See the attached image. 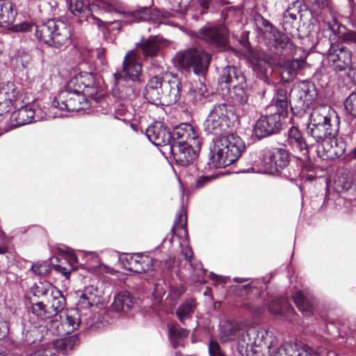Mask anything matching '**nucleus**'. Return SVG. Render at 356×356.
Wrapping results in <instances>:
<instances>
[{"label": "nucleus", "mask_w": 356, "mask_h": 356, "mask_svg": "<svg viewBox=\"0 0 356 356\" xmlns=\"http://www.w3.org/2000/svg\"><path fill=\"white\" fill-rule=\"evenodd\" d=\"M219 338L222 343L236 339L237 348L242 355L248 356L252 353L255 356H313L308 346L286 343L277 348L275 338L266 330L256 326L247 327L242 323H225Z\"/></svg>", "instance_id": "1"}, {"label": "nucleus", "mask_w": 356, "mask_h": 356, "mask_svg": "<svg viewBox=\"0 0 356 356\" xmlns=\"http://www.w3.org/2000/svg\"><path fill=\"white\" fill-rule=\"evenodd\" d=\"M244 149L245 143L238 136L232 134L216 138L210 147V165L216 168H225L236 161Z\"/></svg>", "instance_id": "2"}, {"label": "nucleus", "mask_w": 356, "mask_h": 356, "mask_svg": "<svg viewBox=\"0 0 356 356\" xmlns=\"http://www.w3.org/2000/svg\"><path fill=\"white\" fill-rule=\"evenodd\" d=\"M339 124V118L332 108L328 106H318L309 114L307 134L316 142H320L329 136H335Z\"/></svg>", "instance_id": "3"}, {"label": "nucleus", "mask_w": 356, "mask_h": 356, "mask_svg": "<svg viewBox=\"0 0 356 356\" xmlns=\"http://www.w3.org/2000/svg\"><path fill=\"white\" fill-rule=\"evenodd\" d=\"M72 26L59 19H49L35 29V38L50 47L62 48L72 42Z\"/></svg>", "instance_id": "4"}, {"label": "nucleus", "mask_w": 356, "mask_h": 356, "mask_svg": "<svg viewBox=\"0 0 356 356\" xmlns=\"http://www.w3.org/2000/svg\"><path fill=\"white\" fill-rule=\"evenodd\" d=\"M179 83L177 81H164L159 76L149 80L145 87V98L151 104H172L179 99Z\"/></svg>", "instance_id": "5"}, {"label": "nucleus", "mask_w": 356, "mask_h": 356, "mask_svg": "<svg viewBox=\"0 0 356 356\" xmlns=\"http://www.w3.org/2000/svg\"><path fill=\"white\" fill-rule=\"evenodd\" d=\"M175 60L181 67H192L195 74L203 76L207 72L211 56L200 48L193 47L178 52Z\"/></svg>", "instance_id": "6"}, {"label": "nucleus", "mask_w": 356, "mask_h": 356, "mask_svg": "<svg viewBox=\"0 0 356 356\" xmlns=\"http://www.w3.org/2000/svg\"><path fill=\"white\" fill-rule=\"evenodd\" d=\"M86 97H88L87 95L82 93L81 91L70 89L67 83L65 88L54 99L52 106L60 111L78 112L90 107V103Z\"/></svg>", "instance_id": "7"}, {"label": "nucleus", "mask_w": 356, "mask_h": 356, "mask_svg": "<svg viewBox=\"0 0 356 356\" xmlns=\"http://www.w3.org/2000/svg\"><path fill=\"white\" fill-rule=\"evenodd\" d=\"M65 306V298L58 289H56L47 298V304L42 301L31 302L30 312L40 320L56 316Z\"/></svg>", "instance_id": "8"}, {"label": "nucleus", "mask_w": 356, "mask_h": 356, "mask_svg": "<svg viewBox=\"0 0 356 356\" xmlns=\"http://www.w3.org/2000/svg\"><path fill=\"white\" fill-rule=\"evenodd\" d=\"M227 106L225 104H216L204 122L207 132L220 136L229 127Z\"/></svg>", "instance_id": "9"}, {"label": "nucleus", "mask_w": 356, "mask_h": 356, "mask_svg": "<svg viewBox=\"0 0 356 356\" xmlns=\"http://www.w3.org/2000/svg\"><path fill=\"white\" fill-rule=\"evenodd\" d=\"M196 37L220 50L229 49V32L224 25L202 27Z\"/></svg>", "instance_id": "10"}, {"label": "nucleus", "mask_w": 356, "mask_h": 356, "mask_svg": "<svg viewBox=\"0 0 356 356\" xmlns=\"http://www.w3.org/2000/svg\"><path fill=\"white\" fill-rule=\"evenodd\" d=\"M81 323V314L77 308L67 309L65 317L60 323L57 320L51 321L48 325V330L53 334L64 336L76 330Z\"/></svg>", "instance_id": "11"}, {"label": "nucleus", "mask_w": 356, "mask_h": 356, "mask_svg": "<svg viewBox=\"0 0 356 356\" xmlns=\"http://www.w3.org/2000/svg\"><path fill=\"white\" fill-rule=\"evenodd\" d=\"M261 161L264 172L275 174L288 165L289 156L284 149H273L266 152Z\"/></svg>", "instance_id": "12"}, {"label": "nucleus", "mask_w": 356, "mask_h": 356, "mask_svg": "<svg viewBox=\"0 0 356 356\" xmlns=\"http://www.w3.org/2000/svg\"><path fill=\"white\" fill-rule=\"evenodd\" d=\"M69 88L81 91L82 93L87 95L88 97L100 101L102 95H97V88L94 76L89 72H83L72 76L69 81Z\"/></svg>", "instance_id": "13"}, {"label": "nucleus", "mask_w": 356, "mask_h": 356, "mask_svg": "<svg viewBox=\"0 0 356 356\" xmlns=\"http://www.w3.org/2000/svg\"><path fill=\"white\" fill-rule=\"evenodd\" d=\"M257 22L259 28L264 35V38L273 47L282 51L291 46L290 38L275 28L268 21L259 17Z\"/></svg>", "instance_id": "14"}, {"label": "nucleus", "mask_w": 356, "mask_h": 356, "mask_svg": "<svg viewBox=\"0 0 356 356\" xmlns=\"http://www.w3.org/2000/svg\"><path fill=\"white\" fill-rule=\"evenodd\" d=\"M352 51L342 44L332 43L328 51V61L335 70L342 71L352 63Z\"/></svg>", "instance_id": "15"}, {"label": "nucleus", "mask_w": 356, "mask_h": 356, "mask_svg": "<svg viewBox=\"0 0 356 356\" xmlns=\"http://www.w3.org/2000/svg\"><path fill=\"white\" fill-rule=\"evenodd\" d=\"M281 113L261 117L254 126V133L259 138H264L279 131L282 126Z\"/></svg>", "instance_id": "16"}, {"label": "nucleus", "mask_w": 356, "mask_h": 356, "mask_svg": "<svg viewBox=\"0 0 356 356\" xmlns=\"http://www.w3.org/2000/svg\"><path fill=\"white\" fill-rule=\"evenodd\" d=\"M315 86L310 82L302 81L294 85L291 97L300 107H308L316 99Z\"/></svg>", "instance_id": "17"}, {"label": "nucleus", "mask_w": 356, "mask_h": 356, "mask_svg": "<svg viewBox=\"0 0 356 356\" xmlns=\"http://www.w3.org/2000/svg\"><path fill=\"white\" fill-rule=\"evenodd\" d=\"M141 70L142 67L136 60L135 51H129L124 58L122 70L115 74V79L120 81L121 79H128L133 81H136L141 73Z\"/></svg>", "instance_id": "18"}, {"label": "nucleus", "mask_w": 356, "mask_h": 356, "mask_svg": "<svg viewBox=\"0 0 356 356\" xmlns=\"http://www.w3.org/2000/svg\"><path fill=\"white\" fill-rule=\"evenodd\" d=\"M200 139L193 126L188 123H183L176 127L171 134V144L181 145L191 143L197 147Z\"/></svg>", "instance_id": "19"}, {"label": "nucleus", "mask_w": 356, "mask_h": 356, "mask_svg": "<svg viewBox=\"0 0 356 356\" xmlns=\"http://www.w3.org/2000/svg\"><path fill=\"white\" fill-rule=\"evenodd\" d=\"M156 264L152 257L141 254L128 255L124 262L125 269L137 273L153 270Z\"/></svg>", "instance_id": "20"}, {"label": "nucleus", "mask_w": 356, "mask_h": 356, "mask_svg": "<svg viewBox=\"0 0 356 356\" xmlns=\"http://www.w3.org/2000/svg\"><path fill=\"white\" fill-rule=\"evenodd\" d=\"M200 146V142H198L197 147L192 145L191 143L171 144L170 149L176 162L181 165H186L195 159Z\"/></svg>", "instance_id": "21"}, {"label": "nucleus", "mask_w": 356, "mask_h": 356, "mask_svg": "<svg viewBox=\"0 0 356 356\" xmlns=\"http://www.w3.org/2000/svg\"><path fill=\"white\" fill-rule=\"evenodd\" d=\"M146 136L156 146H165L171 143V133L160 122L149 126Z\"/></svg>", "instance_id": "22"}, {"label": "nucleus", "mask_w": 356, "mask_h": 356, "mask_svg": "<svg viewBox=\"0 0 356 356\" xmlns=\"http://www.w3.org/2000/svg\"><path fill=\"white\" fill-rule=\"evenodd\" d=\"M18 94L17 87L12 82H8L0 88V116L10 111Z\"/></svg>", "instance_id": "23"}, {"label": "nucleus", "mask_w": 356, "mask_h": 356, "mask_svg": "<svg viewBox=\"0 0 356 356\" xmlns=\"http://www.w3.org/2000/svg\"><path fill=\"white\" fill-rule=\"evenodd\" d=\"M305 65L306 62L304 59H294L284 63L280 69L282 80L286 81L293 80L299 70L303 69Z\"/></svg>", "instance_id": "24"}, {"label": "nucleus", "mask_w": 356, "mask_h": 356, "mask_svg": "<svg viewBox=\"0 0 356 356\" xmlns=\"http://www.w3.org/2000/svg\"><path fill=\"white\" fill-rule=\"evenodd\" d=\"M35 110L30 104L22 106L18 110L14 111L10 116L11 122H15L16 126H22L31 123L34 120Z\"/></svg>", "instance_id": "25"}, {"label": "nucleus", "mask_w": 356, "mask_h": 356, "mask_svg": "<svg viewBox=\"0 0 356 356\" xmlns=\"http://www.w3.org/2000/svg\"><path fill=\"white\" fill-rule=\"evenodd\" d=\"M163 44L156 36H151L138 45L145 57L156 56L159 54Z\"/></svg>", "instance_id": "26"}, {"label": "nucleus", "mask_w": 356, "mask_h": 356, "mask_svg": "<svg viewBox=\"0 0 356 356\" xmlns=\"http://www.w3.org/2000/svg\"><path fill=\"white\" fill-rule=\"evenodd\" d=\"M288 143L297 152L307 154V144L298 128L293 127L288 131Z\"/></svg>", "instance_id": "27"}, {"label": "nucleus", "mask_w": 356, "mask_h": 356, "mask_svg": "<svg viewBox=\"0 0 356 356\" xmlns=\"http://www.w3.org/2000/svg\"><path fill=\"white\" fill-rule=\"evenodd\" d=\"M120 14L122 17V21L124 24L149 20L152 19L150 16V9L147 7L142 8L129 13H120Z\"/></svg>", "instance_id": "28"}, {"label": "nucleus", "mask_w": 356, "mask_h": 356, "mask_svg": "<svg viewBox=\"0 0 356 356\" xmlns=\"http://www.w3.org/2000/svg\"><path fill=\"white\" fill-rule=\"evenodd\" d=\"M44 329L39 323H31L29 321H24L23 334H24L25 340L28 343H34L36 341H39L42 339V336L40 334V331Z\"/></svg>", "instance_id": "29"}, {"label": "nucleus", "mask_w": 356, "mask_h": 356, "mask_svg": "<svg viewBox=\"0 0 356 356\" xmlns=\"http://www.w3.org/2000/svg\"><path fill=\"white\" fill-rule=\"evenodd\" d=\"M134 305V302L129 292L123 291L115 296L112 307L116 311L127 312Z\"/></svg>", "instance_id": "30"}, {"label": "nucleus", "mask_w": 356, "mask_h": 356, "mask_svg": "<svg viewBox=\"0 0 356 356\" xmlns=\"http://www.w3.org/2000/svg\"><path fill=\"white\" fill-rule=\"evenodd\" d=\"M220 80L226 83L234 84L242 83L245 80L242 73L234 67L227 66L222 70Z\"/></svg>", "instance_id": "31"}, {"label": "nucleus", "mask_w": 356, "mask_h": 356, "mask_svg": "<svg viewBox=\"0 0 356 356\" xmlns=\"http://www.w3.org/2000/svg\"><path fill=\"white\" fill-rule=\"evenodd\" d=\"M15 5L10 2L0 3V26L11 24L15 18Z\"/></svg>", "instance_id": "32"}, {"label": "nucleus", "mask_w": 356, "mask_h": 356, "mask_svg": "<svg viewBox=\"0 0 356 356\" xmlns=\"http://www.w3.org/2000/svg\"><path fill=\"white\" fill-rule=\"evenodd\" d=\"M273 105L277 108L275 113H281V116L286 113L288 108L287 91L284 88H280L273 99Z\"/></svg>", "instance_id": "33"}, {"label": "nucleus", "mask_w": 356, "mask_h": 356, "mask_svg": "<svg viewBox=\"0 0 356 356\" xmlns=\"http://www.w3.org/2000/svg\"><path fill=\"white\" fill-rule=\"evenodd\" d=\"M321 145L318 147L317 152L323 159H332L333 143H336L335 136H329L321 140Z\"/></svg>", "instance_id": "34"}, {"label": "nucleus", "mask_w": 356, "mask_h": 356, "mask_svg": "<svg viewBox=\"0 0 356 356\" xmlns=\"http://www.w3.org/2000/svg\"><path fill=\"white\" fill-rule=\"evenodd\" d=\"M195 307V303L192 299L188 300L181 305L176 311L179 321L184 323V321L189 318L194 312Z\"/></svg>", "instance_id": "35"}, {"label": "nucleus", "mask_w": 356, "mask_h": 356, "mask_svg": "<svg viewBox=\"0 0 356 356\" xmlns=\"http://www.w3.org/2000/svg\"><path fill=\"white\" fill-rule=\"evenodd\" d=\"M79 338L76 335H72L66 338L57 339L54 343L56 348L63 354H65L68 350H72L79 343Z\"/></svg>", "instance_id": "36"}, {"label": "nucleus", "mask_w": 356, "mask_h": 356, "mask_svg": "<svg viewBox=\"0 0 356 356\" xmlns=\"http://www.w3.org/2000/svg\"><path fill=\"white\" fill-rule=\"evenodd\" d=\"M56 289V286L48 282H40L35 284L32 292L34 296L47 299Z\"/></svg>", "instance_id": "37"}, {"label": "nucleus", "mask_w": 356, "mask_h": 356, "mask_svg": "<svg viewBox=\"0 0 356 356\" xmlns=\"http://www.w3.org/2000/svg\"><path fill=\"white\" fill-rule=\"evenodd\" d=\"M293 301L304 315H309L312 312L313 304L304 296L301 291L296 293L293 296Z\"/></svg>", "instance_id": "38"}, {"label": "nucleus", "mask_w": 356, "mask_h": 356, "mask_svg": "<svg viewBox=\"0 0 356 356\" xmlns=\"http://www.w3.org/2000/svg\"><path fill=\"white\" fill-rule=\"evenodd\" d=\"M208 95L209 92L207 86L202 82L197 83L195 86L189 91V96L191 97L195 102H204Z\"/></svg>", "instance_id": "39"}, {"label": "nucleus", "mask_w": 356, "mask_h": 356, "mask_svg": "<svg viewBox=\"0 0 356 356\" xmlns=\"http://www.w3.org/2000/svg\"><path fill=\"white\" fill-rule=\"evenodd\" d=\"M188 334V330L177 325H173L169 328L170 339L174 348L179 346L180 339L186 337Z\"/></svg>", "instance_id": "40"}, {"label": "nucleus", "mask_w": 356, "mask_h": 356, "mask_svg": "<svg viewBox=\"0 0 356 356\" xmlns=\"http://www.w3.org/2000/svg\"><path fill=\"white\" fill-rule=\"evenodd\" d=\"M244 81L242 83H238V85L234 84L233 87V100L238 104H245L248 99V95L246 90L243 85Z\"/></svg>", "instance_id": "41"}, {"label": "nucleus", "mask_w": 356, "mask_h": 356, "mask_svg": "<svg viewBox=\"0 0 356 356\" xmlns=\"http://www.w3.org/2000/svg\"><path fill=\"white\" fill-rule=\"evenodd\" d=\"M31 270L35 275L45 276L49 273L51 267L47 261H39L33 264Z\"/></svg>", "instance_id": "42"}, {"label": "nucleus", "mask_w": 356, "mask_h": 356, "mask_svg": "<svg viewBox=\"0 0 356 356\" xmlns=\"http://www.w3.org/2000/svg\"><path fill=\"white\" fill-rule=\"evenodd\" d=\"M299 2L296 1L292 3V6H289L284 14V23L286 24L290 21L297 19V14L299 13Z\"/></svg>", "instance_id": "43"}, {"label": "nucleus", "mask_w": 356, "mask_h": 356, "mask_svg": "<svg viewBox=\"0 0 356 356\" xmlns=\"http://www.w3.org/2000/svg\"><path fill=\"white\" fill-rule=\"evenodd\" d=\"M344 106L346 111L356 118V92L349 95L345 100Z\"/></svg>", "instance_id": "44"}, {"label": "nucleus", "mask_w": 356, "mask_h": 356, "mask_svg": "<svg viewBox=\"0 0 356 356\" xmlns=\"http://www.w3.org/2000/svg\"><path fill=\"white\" fill-rule=\"evenodd\" d=\"M101 6L107 11L120 13L121 3L118 0H100Z\"/></svg>", "instance_id": "45"}, {"label": "nucleus", "mask_w": 356, "mask_h": 356, "mask_svg": "<svg viewBox=\"0 0 356 356\" xmlns=\"http://www.w3.org/2000/svg\"><path fill=\"white\" fill-rule=\"evenodd\" d=\"M269 311L274 314H283L284 305L281 299L275 298L268 304Z\"/></svg>", "instance_id": "46"}, {"label": "nucleus", "mask_w": 356, "mask_h": 356, "mask_svg": "<svg viewBox=\"0 0 356 356\" xmlns=\"http://www.w3.org/2000/svg\"><path fill=\"white\" fill-rule=\"evenodd\" d=\"M346 145L342 140L336 138V143H333L332 159L341 156L345 152Z\"/></svg>", "instance_id": "47"}, {"label": "nucleus", "mask_w": 356, "mask_h": 356, "mask_svg": "<svg viewBox=\"0 0 356 356\" xmlns=\"http://www.w3.org/2000/svg\"><path fill=\"white\" fill-rule=\"evenodd\" d=\"M70 10L74 15H81L86 10L84 6L83 0H70Z\"/></svg>", "instance_id": "48"}, {"label": "nucleus", "mask_w": 356, "mask_h": 356, "mask_svg": "<svg viewBox=\"0 0 356 356\" xmlns=\"http://www.w3.org/2000/svg\"><path fill=\"white\" fill-rule=\"evenodd\" d=\"M82 294L88 298L90 301H93L95 303L98 301L99 292L97 288L92 285L86 286Z\"/></svg>", "instance_id": "49"}, {"label": "nucleus", "mask_w": 356, "mask_h": 356, "mask_svg": "<svg viewBox=\"0 0 356 356\" xmlns=\"http://www.w3.org/2000/svg\"><path fill=\"white\" fill-rule=\"evenodd\" d=\"M209 352L210 356H226L220 349L219 344L215 341H210Z\"/></svg>", "instance_id": "50"}, {"label": "nucleus", "mask_w": 356, "mask_h": 356, "mask_svg": "<svg viewBox=\"0 0 356 356\" xmlns=\"http://www.w3.org/2000/svg\"><path fill=\"white\" fill-rule=\"evenodd\" d=\"M26 356H55V352L50 347L42 348L37 351L30 353Z\"/></svg>", "instance_id": "51"}, {"label": "nucleus", "mask_w": 356, "mask_h": 356, "mask_svg": "<svg viewBox=\"0 0 356 356\" xmlns=\"http://www.w3.org/2000/svg\"><path fill=\"white\" fill-rule=\"evenodd\" d=\"M186 217L182 213H179L177 216V219L175 222V225L172 228V232L173 233H175V231L176 229L181 228L185 232H186Z\"/></svg>", "instance_id": "52"}, {"label": "nucleus", "mask_w": 356, "mask_h": 356, "mask_svg": "<svg viewBox=\"0 0 356 356\" xmlns=\"http://www.w3.org/2000/svg\"><path fill=\"white\" fill-rule=\"evenodd\" d=\"M121 93L122 98L131 99L136 96L137 90L130 85L128 87L123 88L121 91Z\"/></svg>", "instance_id": "53"}, {"label": "nucleus", "mask_w": 356, "mask_h": 356, "mask_svg": "<svg viewBox=\"0 0 356 356\" xmlns=\"http://www.w3.org/2000/svg\"><path fill=\"white\" fill-rule=\"evenodd\" d=\"M95 302L90 301L88 298L84 296L83 294L80 296L77 305L81 309H88L92 307Z\"/></svg>", "instance_id": "54"}, {"label": "nucleus", "mask_w": 356, "mask_h": 356, "mask_svg": "<svg viewBox=\"0 0 356 356\" xmlns=\"http://www.w3.org/2000/svg\"><path fill=\"white\" fill-rule=\"evenodd\" d=\"M39 24H30L29 23H22L15 26V30L18 31H33L35 33V29Z\"/></svg>", "instance_id": "55"}, {"label": "nucleus", "mask_w": 356, "mask_h": 356, "mask_svg": "<svg viewBox=\"0 0 356 356\" xmlns=\"http://www.w3.org/2000/svg\"><path fill=\"white\" fill-rule=\"evenodd\" d=\"M213 179L214 177L211 176H202L197 179L195 187L198 188H202L210 183Z\"/></svg>", "instance_id": "56"}, {"label": "nucleus", "mask_w": 356, "mask_h": 356, "mask_svg": "<svg viewBox=\"0 0 356 356\" xmlns=\"http://www.w3.org/2000/svg\"><path fill=\"white\" fill-rule=\"evenodd\" d=\"M9 331V327L7 322L4 321L0 316V339L6 337Z\"/></svg>", "instance_id": "57"}, {"label": "nucleus", "mask_w": 356, "mask_h": 356, "mask_svg": "<svg viewBox=\"0 0 356 356\" xmlns=\"http://www.w3.org/2000/svg\"><path fill=\"white\" fill-rule=\"evenodd\" d=\"M54 269L58 273H62L66 278H69L72 267L69 266L68 268H66L62 266L61 265H55Z\"/></svg>", "instance_id": "58"}, {"label": "nucleus", "mask_w": 356, "mask_h": 356, "mask_svg": "<svg viewBox=\"0 0 356 356\" xmlns=\"http://www.w3.org/2000/svg\"><path fill=\"white\" fill-rule=\"evenodd\" d=\"M343 39L345 42H350L356 44V32L349 31L343 35Z\"/></svg>", "instance_id": "59"}, {"label": "nucleus", "mask_w": 356, "mask_h": 356, "mask_svg": "<svg viewBox=\"0 0 356 356\" xmlns=\"http://www.w3.org/2000/svg\"><path fill=\"white\" fill-rule=\"evenodd\" d=\"M181 252L188 261H190L192 259L193 252L190 247H185L182 249Z\"/></svg>", "instance_id": "60"}, {"label": "nucleus", "mask_w": 356, "mask_h": 356, "mask_svg": "<svg viewBox=\"0 0 356 356\" xmlns=\"http://www.w3.org/2000/svg\"><path fill=\"white\" fill-rule=\"evenodd\" d=\"M212 0H197L200 6L204 10H207L210 6Z\"/></svg>", "instance_id": "61"}, {"label": "nucleus", "mask_w": 356, "mask_h": 356, "mask_svg": "<svg viewBox=\"0 0 356 356\" xmlns=\"http://www.w3.org/2000/svg\"><path fill=\"white\" fill-rule=\"evenodd\" d=\"M96 54H97V56L98 57V58L99 59V60L104 63V54H105V51L104 49H97L96 51Z\"/></svg>", "instance_id": "62"}, {"label": "nucleus", "mask_w": 356, "mask_h": 356, "mask_svg": "<svg viewBox=\"0 0 356 356\" xmlns=\"http://www.w3.org/2000/svg\"><path fill=\"white\" fill-rule=\"evenodd\" d=\"M8 353V351L7 348L3 346L0 345V356H7Z\"/></svg>", "instance_id": "63"}, {"label": "nucleus", "mask_w": 356, "mask_h": 356, "mask_svg": "<svg viewBox=\"0 0 356 356\" xmlns=\"http://www.w3.org/2000/svg\"><path fill=\"white\" fill-rule=\"evenodd\" d=\"M249 278H243V277H234V281L236 283H243V282H248L249 281Z\"/></svg>", "instance_id": "64"}]
</instances>
